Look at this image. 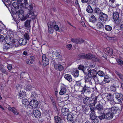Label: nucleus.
<instances>
[{
	"mask_svg": "<svg viewBox=\"0 0 123 123\" xmlns=\"http://www.w3.org/2000/svg\"><path fill=\"white\" fill-rule=\"evenodd\" d=\"M12 5L17 9H18L19 7L20 8L25 7L29 10L28 13L29 14L33 15L34 5L31 3L28 4L27 0H18L17 3L14 2Z\"/></svg>",
	"mask_w": 123,
	"mask_h": 123,
	"instance_id": "f257e3e1",
	"label": "nucleus"
},
{
	"mask_svg": "<svg viewBox=\"0 0 123 123\" xmlns=\"http://www.w3.org/2000/svg\"><path fill=\"white\" fill-rule=\"evenodd\" d=\"M34 6L33 9L34 8ZM28 11L27 15L25 17L24 16V13L23 10L20 9L18 10L16 12V14L18 15V17L21 20H25L28 18L29 17V16L31 15V17L32 18H35L36 16L37 15L35 14L34 13V10H33V15L31 14H29V10L28 9Z\"/></svg>",
	"mask_w": 123,
	"mask_h": 123,
	"instance_id": "f03ea898",
	"label": "nucleus"
},
{
	"mask_svg": "<svg viewBox=\"0 0 123 123\" xmlns=\"http://www.w3.org/2000/svg\"><path fill=\"white\" fill-rule=\"evenodd\" d=\"M98 97L95 96L93 98H92V100L93 101V103H91L90 104L89 107L91 111H95V110L96 108V106H95V104L97 103V100Z\"/></svg>",
	"mask_w": 123,
	"mask_h": 123,
	"instance_id": "7ed1b4c3",
	"label": "nucleus"
},
{
	"mask_svg": "<svg viewBox=\"0 0 123 123\" xmlns=\"http://www.w3.org/2000/svg\"><path fill=\"white\" fill-rule=\"evenodd\" d=\"M99 18L100 20L102 22L106 21L108 20V18L107 15L102 12L99 16Z\"/></svg>",
	"mask_w": 123,
	"mask_h": 123,
	"instance_id": "20e7f679",
	"label": "nucleus"
},
{
	"mask_svg": "<svg viewBox=\"0 0 123 123\" xmlns=\"http://www.w3.org/2000/svg\"><path fill=\"white\" fill-rule=\"evenodd\" d=\"M92 97H86L83 99V103L85 104L86 105H89L92 103Z\"/></svg>",
	"mask_w": 123,
	"mask_h": 123,
	"instance_id": "39448f33",
	"label": "nucleus"
},
{
	"mask_svg": "<svg viewBox=\"0 0 123 123\" xmlns=\"http://www.w3.org/2000/svg\"><path fill=\"white\" fill-rule=\"evenodd\" d=\"M38 102L36 100H32L29 103L30 106L32 108H36L37 107L38 105Z\"/></svg>",
	"mask_w": 123,
	"mask_h": 123,
	"instance_id": "423d86ee",
	"label": "nucleus"
},
{
	"mask_svg": "<svg viewBox=\"0 0 123 123\" xmlns=\"http://www.w3.org/2000/svg\"><path fill=\"white\" fill-rule=\"evenodd\" d=\"M71 41L76 44H80L84 43V40L80 38H73L72 39Z\"/></svg>",
	"mask_w": 123,
	"mask_h": 123,
	"instance_id": "0eeeda50",
	"label": "nucleus"
},
{
	"mask_svg": "<svg viewBox=\"0 0 123 123\" xmlns=\"http://www.w3.org/2000/svg\"><path fill=\"white\" fill-rule=\"evenodd\" d=\"M43 65L45 66L48 65L49 64V60L47 57L44 55L42 56Z\"/></svg>",
	"mask_w": 123,
	"mask_h": 123,
	"instance_id": "6e6552de",
	"label": "nucleus"
},
{
	"mask_svg": "<svg viewBox=\"0 0 123 123\" xmlns=\"http://www.w3.org/2000/svg\"><path fill=\"white\" fill-rule=\"evenodd\" d=\"M82 109L84 113L86 115H88L90 112L89 106L85 105L82 106Z\"/></svg>",
	"mask_w": 123,
	"mask_h": 123,
	"instance_id": "1a4fd4ad",
	"label": "nucleus"
},
{
	"mask_svg": "<svg viewBox=\"0 0 123 123\" xmlns=\"http://www.w3.org/2000/svg\"><path fill=\"white\" fill-rule=\"evenodd\" d=\"M119 109V108L118 106H114L111 108H108V110H110V112L113 114L117 113V111Z\"/></svg>",
	"mask_w": 123,
	"mask_h": 123,
	"instance_id": "9d476101",
	"label": "nucleus"
},
{
	"mask_svg": "<svg viewBox=\"0 0 123 123\" xmlns=\"http://www.w3.org/2000/svg\"><path fill=\"white\" fill-rule=\"evenodd\" d=\"M105 50V53L106 55H111L112 54L113 50L112 49L110 48H107L104 49Z\"/></svg>",
	"mask_w": 123,
	"mask_h": 123,
	"instance_id": "9b49d317",
	"label": "nucleus"
},
{
	"mask_svg": "<svg viewBox=\"0 0 123 123\" xmlns=\"http://www.w3.org/2000/svg\"><path fill=\"white\" fill-rule=\"evenodd\" d=\"M31 21V20H28V19L25 22V24L24 26L28 30H30L31 28L30 25V22Z\"/></svg>",
	"mask_w": 123,
	"mask_h": 123,
	"instance_id": "f8f14e48",
	"label": "nucleus"
},
{
	"mask_svg": "<svg viewBox=\"0 0 123 123\" xmlns=\"http://www.w3.org/2000/svg\"><path fill=\"white\" fill-rule=\"evenodd\" d=\"M116 98L119 102H121L123 99V95L120 93H116L115 94Z\"/></svg>",
	"mask_w": 123,
	"mask_h": 123,
	"instance_id": "ddd939ff",
	"label": "nucleus"
},
{
	"mask_svg": "<svg viewBox=\"0 0 123 123\" xmlns=\"http://www.w3.org/2000/svg\"><path fill=\"white\" fill-rule=\"evenodd\" d=\"M33 114L35 117L36 118H39L41 115V112L38 110L36 109L34 111Z\"/></svg>",
	"mask_w": 123,
	"mask_h": 123,
	"instance_id": "4468645a",
	"label": "nucleus"
},
{
	"mask_svg": "<svg viewBox=\"0 0 123 123\" xmlns=\"http://www.w3.org/2000/svg\"><path fill=\"white\" fill-rule=\"evenodd\" d=\"M96 109L99 112L102 111L104 110V108L103 104L100 103L98 104L96 106Z\"/></svg>",
	"mask_w": 123,
	"mask_h": 123,
	"instance_id": "2eb2a0df",
	"label": "nucleus"
},
{
	"mask_svg": "<svg viewBox=\"0 0 123 123\" xmlns=\"http://www.w3.org/2000/svg\"><path fill=\"white\" fill-rule=\"evenodd\" d=\"M92 77L89 74H86L85 77V80L86 83H89V84L91 85L92 82L91 81L92 79Z\"/></svg>",
	"mask_w": 123,
	"mask_h": 123,
	"instance_id": "dca6fc26",
	"label": "nucleus"
},
{
	"mask_svg": "<svg viewBox=\"0 0 123 123\" xmlns=\"http://www.w3.org/2000/svg\"><path fill=\"white\" fill-rule=\"evenodd\" d=\"M105 119L107 120L111 119L113 117V114L110 111L109 112L105 113Z\"/></svg>",
	"mask_w": 123,
	"mask_h": 123,
	"instance_id": "f3484780",
	"label": "nucleus"
},
{
	"mask_svg": "<svg viewBox=\"0 0 123 123\" xmlns=\"http://www.w3.org/2000/svg\"><path fill=\"white\" fill-rule=\"evenodd\" d=\"M88 74L89 75L90 74L92 78L97 76V73L96 71L94 69H92L91 70H88Z\"/></svg>",
	"mask_w": 123,
	"mask_h": 123,
	"instance_id": "a211bd4d",
	"label": "nucleus"
},
{
	"mask_svg": "<svg viewBox=\"0 0 123 123\" xmlns=\"http://www.w3.org/2000/svg\"><path fill=\"white\" fill-rule=\"evenodd\" d=\"M54 68L56 70L59 71L63 70L64 68L63 66L60 64H57L54 65Z\"/></svg>",
	"mask_w": 123,
	"mask_h": 123,
	"instance_id": "6ab92c4d",
	"label": "nucleus"
},
{
	"mask_svg": "<svg viewBox=\"0 0 123 123\" xmlns=\"http://www.w3.org/2000/svg\"><path fill=\"white\" fill-rule=\"evenodd\" d=\"M19 41L20 45L22 46L26 45L28 41L26 39L23 38L20 39Z\"/></svg>",
	"mask_w": 123,
	"mask_h": 123,
	"instance_id": "aec40b11",
	"label": "nucleus"
},
{
	"mask_svg": "<svg viewBox=\"0 0 123 123\" xmlns=\"http://www.w3.org/2000/svg\"><path fill=\"white\" fill-rule=\"evenodd\" d=\"M19 41L17 39H14L13 40L11 46L15 47H18L20 45Z\"/></svg>",
	"mask_w": 123,
	"mask_h": 123,
	"instance_id": "412c9836",
	"label": "nucleus"
},
{
	"mask_svg": "<svg viewBox=\"0 0 123 123\" xmlns=\"http://www.w3.org/2000/svg\"><path fill=\"white\" fill-rule=\"evenodd\" d=\"M67 119L68 121H72L73 120L74 115L72 113H69L67 115Z\"/></svg>",
	"mask_w": 123,
	"mask_h": 123,
	"instance_id": "4be33fe9",
	"label": "nucleus"
},
{
	"mask_svg": "<svg viewBox=\"0 0 123 123\" xmlns=\"http://www.w3.org/2000/svg\"><path fill=\"white\" fill-rule=\"evenodd\" d=\"M62 112L63 113V115L64 116H67L69 113V109L66 108H63L61 110Z\"/></svg>",
	"mask_w": 123,
	"mask_h": 123,
	"instance_id": "5701e85b",
	"label": "nucleus"
},
{
	"mask_svg": "<svg viewBox=\"0 0 123 123\" xmlns=\"http://www.w3.org/2000/svg\"><path fill=\"white\" fill-rule=\"evenodd\" d=\"M113 18L115 21H117L118 18L119 17V13L117 12H114L113 13Z\"/></svg>",
	"mask_w": 123,
	"mask_h": 123,
	"instance_id": "b1692460",
	"label": "nucleus"
},
{
	"mask_svg": "<svg viewBox=\"0 0 123 123\" xmlns=\"http://www.w3.org/2000/svg\"><path fill=\"white\" fill-rule=\"evenodd\" d=\"M8 109L9 111H12L15 114L17 115L18 114V112L17 110L14 107H8Z\"/></svg>",
	"mask_w": 123,
	"mask_h": 123,
	"instance_id": "393cba45",
	"label": "nucleus"
},
{
	"mask_svg": "<svg viewBox=\"0 0 123 123\" xmlns=\"http://www.w3.org/2000/svg\"><path fill=\"white\" fill-rule=\"evenodd\" d=\"M91 112L90 114V119L92 120L96 119L97 117L95 116V111H91Z\"/></svg>",
	"mask_w": 123,
	"mask_h": 123,
	"instance_id": "a878e982",
	"label": "nucleus"
},
{
	"mask_svg": "<svg viewBox=\"0 0 123 123\" xmlns=\"http://www.w3.org/2000/svg\"><path fill=\"white\" fill-rule=\"evenodd\" d=\"M18 98L20 99H23L27 97L26 96L25 94L23 92V91H20L18 94Z\"/></svg>",
	"mask_w": 123,
	"mask_h": 123,
	"instance_id": "bb28decb",
	"label": "nucleus"
},
{
	"mask_svg": "<svg viewBox=\"0 0 123 123\" xmlns=\"http://www.w3.org/2000/svg\"><path fill=\"white\" fill-rule=\"evenodd\" d=\"M66 89L64 86H63L61 87V89L59 92V94L60 95H63L65 94L66 92Z\"/></svg>",
	"mask_w": 123,
	"mask_h": 123,
	"instance_id": "cd10ccee",
	"label": "nucleus"
},
{
	"mask_svg": "<svg viewBox=\"0 0 123 123\" xmlns=\"http://www.w3.org/2000/svg\"><path fill=\"white\" fill-rule=\"evenodd\" d=\"M3 1H4V3L6 6L7 7L8 6L11 5V2L16 0H2Z\"/></svg>",
	"mask_w": 123,
	"mask_h": 123,
	"instance_id": "c85d7f7f",
	"label": "nucleus"
},
{
	"mask_svg": "<svg viewBox=\"0 0 123 123\" xmlns=\"http://www.w3.org/2000/svg\"><path fill=\"white\" fill-rule=\"evenodd\" d=\"M99 115L98 117L100 120L105 119V113L104 112H99Z\"/></svg>",
	"mask_w": 123,
	"mask_h": 123,
	"instance_id": "c756f323",
	"label": "nucleus"
},
{
	"mask_svg": "<svg viewBox=\"0 0 123 123\" xmlns=\"http://www.w3.org/2000/svg\"><path fill=\"white\" fill-rule=\"evenodd\" d=\"M94 13L99 16L102 12L100 9L97 7H96L94 10Z\"/></svg>",
	"mask_w": 123,
	"mask_h": 123,
	"instance_id": "7c9ffc66",
	"label": "nucleus"
},
{
	"mask_svg": "<svg viewBox=\"0 0 123 123\" xmlns=\"http://www.w3.org/2000/svg\"><path fill=\"white\" fill-rule=\"evenodd\" d=\"M13 39L11 37H10L8 39L6 40H5L6 44L8 45L11 46L12 42H13Z\"/></svg>",
	"mask_w": 123,
	"mask_h": 123,
	"instance_id": "2f4dec72",
	"label": "nucleus"
},
{
	"mask_svg": "<svg viewBox=\"0 0 123 123\" xmlns=\"http://www.w3.org/2000/svg\"><path fill=\"white\" fill-rule=\"evenodd\" d=\"M97 20V19L93 15L91 16L89 19L90 21L93 23H95L96 22Z\"/></svg>",
	"mask_w": 123,
	"mask_h": 123,
	"instance_id": "473e14b6",
	"label": "nucleus"
},
{
	"mask_svg": "<svg viewBox=\"0 0 123 123\" xmlns=\"http://www.w3.org/2000/svg\"><path fill=\"white\" fill-rule=\"evenodd\" d=\"M55 122L56 123H62V119L58 116H56L54 117Z\"/></svg>",
	"mask_w": 123,
	"mask_h": 123,
	"instance_id": "72a5a7b5",
	"label": "nucleus"
},
{
	"mask_svg": "<svg viewBox=\"0 0 123 123\" xmlns=\"http://www.w3.org/2000/svg\"><path fill=\"white\" fill-rule=\"evenodd\" d=\"M22 103L25 106H27L29 105V101L25 98L23 99Z\"/></svg>",
	"mask_w": 123,
	"mask_h": 123,
	"instance_id": "f704fd0d",
	"label": "nucleus"
},
{
	"mask_svg": "<svg viewBox=\"0 0 123 123\" xmlns=\"http://www.w3.org/2000/svg\"><path fill=\"white\" fill-rule=\"evenodd\" d=\"M64 78L69 82H70L72 80L71 76L69 74L65 75L64 76Z\"/></svg>",
	"mask_w": 123,
	"mask_h": 123,
	"instance_id": "c9c22d12",
	"label": "nucleus"
},
{
	"mask_svg": "<svg viewBox=\"0 0 123 123\" xmlns=\"http://www.w3.org/2000/svg\"><path fill=\"white\" fill-rule=\"evenodd\" d=\"M72 74L75 77H78L79 75V71L76 69H74L72 73Z\"/></svg>",
	"mask_w": 123,
	"mask_h": 123,
	"instance_id": "e433bc0d",
	"label": "nucleus"
},
{
	"mask_svg": "<svg viewBox=\"0 0 123 123\" xmlns=\"http://www.w3.org/2000/svg\"><path fill=\"white\" fill-rule=\"evenodd\" d=\"M86 10L89 13H91L93 11V9L90 5L88 6L87 7Z\"/></svg>",
	"mask_w": 123,
	"mask_h": 123,
	"instance_id": "4c0bfd02",
	"label": "nucleus"
},
{
	"mask_svg": "<svg viewBox=\"0 0 123 123\" xmlns=\"http://www.w3.org/2000/svg\"><path fill=\"white\" fill-rule=\"evenodd\" d=\"M96 26L98 29H101L104 26L103 24L100 22H98L96 25Z\"/></svg>",
	"mask_w": 123,
	"mask_h": 123,
	"instance_id": "58836bf2",
	"label": "nucleus"
},
{
	"mask_svg": "<svg viewBox=\"0 0 123 123\" xmlns=\"http://www.w3.org/2000/svg\"><path fill=\"white\" fill-rule=\"evenodd\" d=\"M104 80L105 83H108L110 81V79L109 76L107 75H105V76Z\"/></svg>",
	"mask_w": 123,
	"mask_h": 123,
	"instance_id": "ea45409f",
	"label": "nucleus"
},
{
	"mask_svg": "<svg viewBox=\"0 0 123 123\" xmlns=\"http://www.w3.org/2000/svg\"><path fill=\"white\" fill-rule=\"evenodd\" d=\"M85 59H92L93 57H94V55H92L90 53H88L87 54H85Z\"/></svg>",
	"mask_w": 123,
	"mask_h": 123,
	"instance_id": "a19ab883",
	"label": "nucleus"
},
{
	"mask_svg": "<svg viewBox=\"0 0 123 123\" xmlns=\"http://www.w3.org/2000/svg\"><path fill=\"white\" fill-rule=\"evenodd\" d=\"M105 30L108 31H111L112 29V27L110 25H106L105 27Z\"/></svg>",
	"mask_w": 123,
	"mask_h": 123,
	"instance_id": "79ce46f5",
	"label": "nucleus"
},
{
	"mask_svg": "<svg viewBox=\"0 0 123 123\" xmlns=\"http://www.w3.org/2000/svg\"><path fill=\"white\" fill-rule=\"evenodd\" d=\"M51 100L52 104L53 105L56 111L57 110V109L56 107V104L54 99L52 98V99H51Z\"/></svg>",
	"mask_w": 123,
	"mask_h": 123,
	"instance_id": "37998d69",
	"label": "nucleus"
},
{
	"mask_svg": "<svg viewBox=\"0 0 123 123\" xmlns=\"http://www.w3.org/2000/svg\"><path fill=\"white\" fill-rule=\"evenodd\" d=\"M81 86V82L80 81H79L76 82L75 86L76 88L79 89L80 88Z\"/></svg>",
	"mask_w": 123,
	"mask_h": 123,
	"instance_id": "c03bdc74",
	"label": "nucleus"
},
{
	"mask_svg": "<svg viewBox=\"0 0 123 123\" xmlns=\"http://www.w3.org/2000/svg\"><path fill=\"white\" fill-rule=\"evenodd\" d=\"M23 38L26 39L27 41H28L30 39V37L29 34L27 33H25L24 36V37Z\"/></svg>",
	"mask_w": 123,
	"mask_h": 123,
	"instance_id": "a18cd8bd",
	"label": "nucleus"
},
{
	"mask_svg": "<svg viewBox=\"0 0 123 123\" xmlns=\"http://www.w3.org/2000/svg\"><path fill=\"white\" fill-rule=\"evenodd\" d=\"M97 73L98 75L100 76H105L104 73L101 71H98Z\"/></svg>",
	"mask_w": 123,
	"mask_h": 123,
	"instance_id": "49530a36",
	"label": "nucleus"
},
{
	"mask_svg": "<svg viewBox=\"0 0 123 123\" xmlns=\"http://www.w3.org/2000/svg\"><path fill=\"white\" fill-rule=\"evenodd\" d=\"M25 87V89L28 90H30L32 89V87L30 85H26Z\"/></svg>",
	"mask_w": 123,
	"mask_h": 123,
	"instance_id": "de8ad7c7",
	"label": "nucleus"
},
{
	"mask_svg": "<svg viewBox=\"0 0 123 123\" xmlns=\"http://www.w3.org/2000/svg\"><path fill=\"white\" fill-rule=\"evenodd\" d=\"M92 78L94 80L95 84H98L99 83V79L98 78L97 76H95Z\"/></svg>",
	"mask_w": 123,
	"mask_h": 123,
	"instance_id": "09e8293b",
	"label": "nucleus"
},
{
	"mask_svg": "<svg viewBox=\"0 0 123 123\" xmlns=\"http://www.w3.org/2000/svg\"><path fill=\"white\" fill-rule=\"evenodd\" d=\"M110 89L111 91L115 92L116 90V87L114 85H111Z\"/></svg>",
	"mask_w": 123,
	"mask_h": 123,
	"instance_id": "8fccbe9b",
	"label": "nucleus"
},
{
	"mask_svg": "<svg viewBox=\"0 0 123 123\" xmlns=\"http://www.w3.org/2000/svg\"><path fill=\"white\" fill-rule=\"evenodd\" d=\"M112 95L110 93H109L107 94V95L106 96V97L107 99V101H108L109 100H110L111 99L113 98L111 97Z\"/></svg>",
	"mask_w": 123,
	"mask_h": 123,
	"instance_id": "3c124183",
	"label": "nucleus"
},
{
	"mask_svg": "<svg viewBox=\"0 0 123 123\" xmlns=\"http://www.w3.org/2000/svg\"><path fill=\"white\" fill-rule=\"evenodd\" d=\"M85 54L84 53H81L79 54L78 56L79 57L82 59H85Z\"/></svg>",
	"mask_w": 123,
	"mask_h": 123,
	"instance_id": "603ef678",
	"label": "nucleus"
},
{
	"mask_svg": "<svg viewBox=\"0 0 123 123\" xmlns=\"http://www.w3.org/2000/svg\"><path fill=\"white\" fill-rule=\"evenodd\" d=\"M89 88L87 86H86V85H85L83 87L82 90H81V92H83V93L85 92L86 90L88 88Z\"/></svg>",
	"mask_w": 123,
	"mask_h": 123,
	"instance_id": "864d4df0",
	"label": "nucleus"
},
{
	"mask_svg": "<svg viewBox=\"0 0 123 123\" xmlns=\"http://www.w3.org/2000/svg\"><path fill=\"white\" fill-rule=\"evenodd\" d=\"M92 59L93 60V61L95 62H99V60L98 58L95 57L94 55V57H93Z\"/></svg>",
	"mask_w": 123,
	"mask_h": 123,
	"instance_id": "5fc2aeb1",
	"label": "nucleus"
},
{
	"mask_svg": "<svg viewBox=\"0 0 123 123\" xmlns=\"http://www.w3.org/2000/svg\"><path fill=\"white\" fill-rule=\"evenodd\" d=\"M118 64L121 66H122L123 64V61L120 59H118L117 61Z\"/></svg>",
	"mask_w": 123,
	"mask_h": 123,
	"instance_id": "6e6d98bb",
	"label": "nucleus"
},
{
	"mask_svg": "<svg viewBox=\"0 0 123 123\" xmlns=\"http://www.w3.org/2000/svg\"><path fill=\"white\" fill-rule=\"evenodd\" d=\"M48 27L49 28V32L50 33H52L53 31V27L49 26L48 24Z\"/></svg>",
	"mask_w": 123,
	"mask_h": 123,
	"instance_id": "4d7b16f0",
	"label": "nucleus"
},
{
	"mask_svg": "<svg viewBox=\"0 0 123 123\" xmlns=\"http://www.w3.org/2000/svg\"><path fill=\"white\" fill-rule=\"evenodd\" d=\"M54 29L56 31H60V30H59V27L58 26L56 25H54L53 27Z\"/></svg>",
	"mask_w": 123,
	"mask_h": 123,
	"instance_id": "13d9d810",
	"label": "nucleus"
},
{
	"mask_svg": "<svg viewBox=\"0 0 123 123\" xmlns=\"http://www.w3.org/2000/svg\"><path fill=\"white\" fill-rule=\"evenodd\" d=\"M106 37L107 39L111 40L112 41H113L114 40V37H110L107 36Z\"/></svg>",
	"mask_w": 123,
	"mask_h": 123,
	"instance_id": "bf43d9fd",
	"label": "nucleus"
},
{
	"mask_svg": "<svg viewBox=\"0 0 123 123\" xmlns=\"http://www.w3.org/2000/svg\"><path fill=\"white\" fill-rule=\"evenodd\" d=\"M5 40V38L4 36L0 34V42H3Z\"/></svg>",
	"mask_w": 123,
	"mask_h": 123,
	"instance_id": "052dcab7",
	"label": "nucleus"
},
{
	"mask_svg": "<svg viewBox=\"0 0 123 123\" xmlns=\"http://www.w3.org/2000/svg\"><path fill=\"white\" fill-rule=\"evenodd\" d=\"M108 101L109 102L111 105H113L114 104V101L113 98L111 99L110 100H108Z\"/></svg>",
	"mask_w": 123,
	"mask_h": 123,
	"instance_id": "680f3d73",
	"label": "nucleus"
},
{
	"mask_svg": "<svg viewBox=\"0 0 123 123\" xmlns=\"http://www.w3.org/2000/svg\"><path fill=\"white\" fill-rule=\"evenodd\" d=\"M72 47V45L71 44H67L66 46V48L69 50H70L71 49Z\"/></svg>",
	"mask_w": 123,
	"mask_h": 123,
	"instance_id": "e2e57ef3",
	"label": "nucleus"
},
{
	"mask_svg": "<svg viewBox=\"0 0 123 123\" xmlns=\"http://www.w3.org/2000/svg\"><path fill=\"white\" fill-rule=\"evenodd\" d=\"M56 57L58 58V59H60L61 58V56L59 52H57L55 54Z\"/></svg>",
	"mask_w": 123,
	"mask_h": 123,
	"instance_id": "0e129e2a",
	"label": "nucleus"
},
{
	"mask_svg": "<svg viewBox=\"0 0 123 123\" xmlns=\"http://www.w3.org/2000/svg\"><path fill=\"white\" fill-rule=\"evenodd\" d=\"M33 62L30 59L27 60L26 62L29 65L31 64Z\"/></svg>",
	"mask_w": 123,
	"mask_h": 123,
	"instance_id": "69168bd1",
	"label": "nucleus"
},
{
	"mask_svg": "<svg viewBox=\"0 0 123 123\" xmlns=\"http://www.w3.org/2000/svg\"><path fill=\"white\" fill-rule=\"evenodd\" d=\"M84 74H87V72H88V70L86 68H84L82 70Z\"/></svg>",
	"mask_w": 123,
	"mask_h": 123,
	"instance_id": "338daca9",
	"label": "nucleus"
},
{
	"mask_svg": "<svg viewBox=\"0 0 123 123\" xmlns=\"http://www.w3.org/2000/svg\"><path fill=\"white\" fill-rule=\"evenodd\" d=\"M1 70L2 72L4 74H7V72L6 71V70L4 68H2L1 69Z\"/></svg>",
	"mask_w": 123,
	"mask_h": 123,
	"instance_id": "774afa93",
	"label": "nucleus"
}]
</instances>
